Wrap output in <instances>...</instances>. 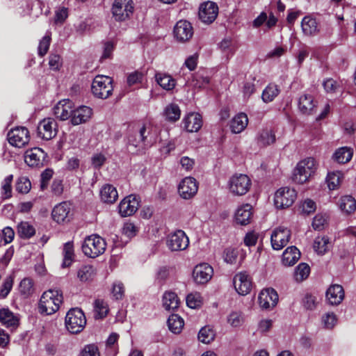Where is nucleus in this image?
I'll return each mask as SVG.
<instances>
[{
	"label": "nucleus",
	"instance_id": "51",
	"mask_svg": "<svg viewBox=\"0 0 356 356\" xmlns=\"http://www.w3.org/2000/svg\"><path fill=\"white\" fill-rule=\"evenodd\" d=\"M343 179V175L341 172H332L328 173L326 181L327 184V186L330 190L337 189L341 184V181Z\"/></svg>",
	"mask_w": 356,
	"mask_h": 356
},
{
	"label": "nucleus",
	"instance_id": "38",
	"mask_svg": "<svg viewBox=\"0 0 356 356\" xmlns=\"http://www.w3.org/2000/svg\"><path fill=\"white\" fill-rule=\"evenodd\" d=\"M330 247V241L326 236H318L314 241V250L319 254H324L329 250Z\"/></svg>",
	"mask_w": 356,
	"mask_h": 356
},
{
	"label": "nucleus",
	"instance_id": "52",
	"mask_svg": "<svg viewBox=\"0 0 356 356\" xmlns=\"http://www.w3.org/2000/svg\"><path fill=\"white\" fill-rule=\"evenodd\" d=\"M74 257V248L71 242H67L63 247V268L68 267L71 265Z\"/></svg>",
	"mask_w": 356,
	"mask_h": 356
},
{
	"label": "nucleus",
	"instance_id": "44",
	"mask_svg": "<svg viewBox=\"0 0 356 356\" xmlns=\"http://www.w3.org/2000/svg\"><path fill=\"white\" fill-rule=\"evenodd\" d=\"M165 119L170 122H176L180 118L181 111L176 104H170L163 111Z\"/></svg>",
	"mask_w": 356,
	"mask_h": 356
},
{
	"label": "nucleus",
	"instance_id": "22",
	"mask_svg": "<svg viewBox=\"0 0 356 356\" xmlns=\"http://www.w3.org/2000/svg\"><path fill=\"white\" fill-rule=\"evenodd\" d=\"M260 307L265 309L273 308L278 302V295L273 289L262 290L258 297Z\"/></svg>",
	"mask_w": 356,
	"mask_h": 356
},
{
	"label": "nucleus",
	"instance_id": "40",
	"mask_svg": "<svg viewBox=\"0 0 356 356\" xmlns=\"http://www.w3.org/2000/svg\"><path fill=\"white\" fill-rule=\"evenodd\" d=\"M339 206L344 213H352L356 209V200L350 195H345L340 198Z\"/></svg>",
	"mask_w": 356,
	"mask_h": 356
},
{
	"label": "nucleus",
	"instance_id": "36",
	"mask_svg": "<svg viewBox=\"0 0 356 356\" xmlns=\"http://www.w3.org/2000/svg\"><path fill=\"white\" fill-rule=\"evenodd\" d=\"M155 79L157 83L165 90H172L175 85L176 81L169 74L157 72L155 74Z\"/></svg>",
	"mask_w": 356,
	"mask_h": 356
},
{
	"label": "nucleus",
	"instance_id": "11",
	"mask_svg": "<svg viewBox=\"0 0 356 356\" xmlns=\"http://www.w3.org/2000/svg\"><path fill=\"white\" fill-rule=\"evenodd\" d=\"M71 204L69 202H63L56 204L51 211L53 220L58 224H65L72 218Z\"/></svg>",
	"mask_w": 356,
	"mask_h": 356
},
{
	"label": "nucleus",
	"instance_id": "10",
	"mask_svg": "<svg viewBox=\"0 0 356 356\" xmlns=\"http://www.w3.org/2000/svg\"><path fill=\"white\" fill-rule=\"evenodd\" d=\"M38 136L43 140H51L57 135V122L54 118H47L38 125Z\"/></svg>",
	"mask_w": 356,
	"mask_h": 356
},
{
	"label": "nucleus",
	"instance_id": "23",
	"mask_svg": "<svg viewBox=\"0 0 356 356\" xmlns=\"http://www.w3.org/2000/svg\"><path fill=\"white\" fill-rule=\"evenodd\" d=\"M73 103L69 99L58 102L53 108L54 115L60 120L71 118L73 112Z\"/></svg>",
	"mask_w": 356,
	"mask_h": 356
},
{
	"label": "nucleus",
	"instance_id": "39",
	"mask_svg": "<svg viewBox=\"0 0 356 356\" xmlns=\"http://www.w3.org/2000/svg\"><path fill=\"white\" fill-rule=\"evenodd\" d=\"M163 305L166 310H174L178 308L179 299L175 293L165 292L163 296Z\"/></svg>",
	"mask_w": 356,
	"mask_h": 356
},
{
	"label": "nucleus",
	"instance_id": "42",
	"mask_svg": "<svg viewBox=\"0 0 356 356\" xmlns=\"http://www.w3.org/2000/svg\"><path fill=\"white\" fill-rule=\"evenodd\" d=\"M167 323L169 330L174 334L180 333L184 325L183 318L177 314L170 315Z\"/></svg>",
	"mask_w": 356,
	"mask_h": 356
},
{
	"label": "nucleus",
	"instance_id": "50",
	"mask_svg": "<svg viewBox=\"0 0 356 356\" xmlns=\"http://www.w3.org/2000/svg\"><path fill=\"white\" fill-rule=\"evenodd\" d=\"M17 234L22 238H30L35 234V230L29 222H22L17 225Z\"/></svg>",
	"mask_w": 356,
	"mask_h": 356
},
{
	"label": "nucleus",
	"instance_id": "15",
	"mask_svg": "<svg viewBox=\"0 0 356 356\" xmlns=\"http://www.w3.org/2000/svg\"><path fill=\"white\" fill-rule=\"evenodd\" d=\"M213 269L209 264L202 263L197 265L193 271L194 282L198 284L207 283L213 277Z\"/></svg>",
	"mask_w": 356,
	"mask_h": 356
},
{
	"label": "nucleus",
	"instance_id": "9",
	"mask_svg": "<svg viewBox=\"0 0 356 356\" xmlns=\"http://www.w3.org/2000/svg\"><path fill=\"white\" fill-rule=\"evenodd\" d=\"M8 140L12 146L22 148L30 141L29 131L24 127H15L8 132Z\"/></svg>",
	"mask_w": 356,
	"mask_h": 356
},
{
	"label": "nucleus",
	"instance_id": "31",
	"mask_svg": "<svg viewBox=\"0 0 356 356\" xmlns=\"http://www.w3.org/2000/svg\"><path fill=\"white\" fill-rule=\"evenodd\" d=\"M18 290L20 296L23 298L31 297L35 291V283L31 277H24L19 282Z\"/></svg>",
	"mask_w": 356,
	"mask_h": 356
},
{
	"label": "nucleus",
	"instance_id": "57",
	"mask_svg": "<svg viewBox=\"0 0 356 356\" xmlns=\"http://www.w3.org/2000/svg\"><path fill=\"white\" fill-rule=\"evenodd\" d=\"M14 282V278L10 275L5 278L0 289V298H5L10 292Z\"/></svg>",
	"mask_w": 356,
	"mask_h": 356
},
{
	"label": "nucleus",
	"instance_id": "26",
	"mask_svg": "<svg viewBox=\"0 0 356 356\" xmlns=\"http://www.w3.org/2000/svg\"><path fill=\"white\" fill-rule=\"evenodd\" d=\"M344 290L339 284L331 285L326 291V299L332 305H339L344 299Z\"/></svg>",
	"mask_w": 356,
	"mask_h": 356
},
{
	"label": "nucleus",
	"instance_id": "53",
	"mask_svg": "<svg viewBox=\"0 0 356 356\" xmlns=\"http://www.w3.org/2000/svg\"><path fill=\"white\" fill-rule=\"evenodd\" d=\"M13 179V175L7 176L1 182V197L4 200L12 197V181Z\"/></svg>",
	"mask_w": 356,
	"mask_h": 356
},
{
	"label": "nucleus",
	"instance_id": "28",
	"mask_svg": "<svg viewBox=\"0 0 356 356\" xmlns=\"http://www.w3.org/2000/svg\"><path fill=\"white\" fill-rule=\"evenodd\" d=\"M316 107V104L314 101L312 95L304 94L300 97L298 101V108L302 114L312 115Z\"/></svg>",
	"mask_w": 356,
	"mask_h": 356
},
{
	"label": "nucleus",
	"instance_id": "60",
	"mask_svg": "<svg viewBox=\"0 0 356 356\" xmlns=\"http://www.w3.org/2000/svg\"><path fill=\"white\" fill-rule=\"evenodd\" d=\"M209 78L208 76H204L201 74H196L192 81L193 86L198 89L206 88L209 83Z\"/></svg>",
	"mask_w": 356,
	"mask_h": 356
},
{
	"label": "nucleus",
	"instance_id": "7",
	"mask_svg": "<svg viewBox=\"0 0 356 356\" xmlns=\"http://www.w3.org/2000/svg\"><path fill=\"white\" fill-rule=\"evenodd\" d=\"M134 13L132 0H115L112 6V14L116 21H125Z\"/></svg>",
	"mask_w": 356,
	"mask_h": 356
},
{
	"label": "nucleus",
	"instance_id": "59",
	"mask_svg": "<svg viewBox=\"0 0 356 356\" xmlns=\"http://www.w3.org/2000/svg\"><path fill=\"white\" fill-rule=\"evenodd\" d=\"M186 305L191 309L200 307L202 305V297L200 293H190L186 296Z\"/></svg>",
	"mask_w": 356,
	"mask_h": 356
},
{
	"label": "nucleus",
	"instance_id": "24",
	"mask_svg": "<svg viewBox=\"0 0 356 356\" xmlns=\"http://www.w3.org/2000/svg\"><path fill=\"white\" fill-rule=\"evenodd\" d=\"M45 156L44 152L41 148L34 147L25 152L24 161L29 166L39 167L42 165Z\"/></svg>",
	"mask_w": 356,
	"mask_h": 356
},
{
	"label": "nucleus",
	"instance_id": "37",
	"mask_svg": "<svg viewBox=\"0 0 356 356\" xmlns=\"http://www.w3.org/2000/svg\"><path fill=\"white\" fill-rule=\"evenodd\" d=\"M353 156V151L347 147H342L337 149L332 156L334 161L339 163H346L350 161Z\"/></svg>",
	"mask_w": 356,
	"mask_h": 356
},
{
	"label": "nucleus",
	"instance_id": "30",
	"mask_svg": "<svg viewBox=\"0 0 356 356\" xmlns=\"http://www.w3.org/2000/svg\"><path fill=\"white\" fill-rule=\"evenodd\" d=\"M300 257V252L295 246L287 248L282 254V264L285 266L294 265Z\"/></svg>",
	"mask_w": 356,
	"mask_h": 356
},
{
	"label": "nucleus",
	"instance_id": "61",
	"mask_svg": "<svg viewBox=\"0 0 356 356\" xmlns=\"http://www.w3.org/2000/svg\"><path fill=\"white\" fill-rule=\"evenodd\" d=\"M51 42V37L48 35H44L39 42L38 55L44 56L48 51Z\"/></svg>",
	"mask_w": 356,
	"mask_h": 356
},
{
	"label": "nucleus",
	"instance_id": "3",
	"mask_svg": "<svg viewBox=\"0 0 356 356\" xmlns=\"http://www.w3.org/2000/svg\"><path fill=\"white\" fill-rule=\"evenodd\" d=\"M106 247V243L104 239L94 234L85 238L82 244V250L87 257L95 258L105 252Z\"/></svg>",
	"mask_w": 356,
	"mask_h": 356
},
{
	"label": "nucleus",
	"instance_id": "8",
	"mask_svg": "<svg viewBox=\"0 0 356 356\" xmlns=\"http://www.w3.org/2000/svg\"><path fill=\"white\" fill-rule=\"evenodd\" d=\"M296 196V192L294 189L289 187L281 188L275 194V205L279 209L289 207L294 202Z\"/></svg>",
	"mask_w": 356,
	"mask_h": 356
},
{
	"label": "nucleus",
	"instance_id": "21",
	"mask_svg": "<svg viewBox=\"0 0 356 356\" xmlns=\"http://www.w3.org/2000/svg\"><path fill=\"white\" fill-rule=\"evenodd\" d=\"M138 136L140 141H143L145 147H149L157 142L158 132L150 124H144L138 131Z\"/></svg>",
	"mask_w": 356,
	"mask_h": 356
},
{
	"label": "nucleus",
	"instance_id": "29",
	"mask_svg": "<svg viewBox=\"0 0 356 356\" xmlns=\"http://www.w3.org/2000/svg\"><path fill=\"white\" fill-rule=\"evenodd\" d=\"M252 212V207L248 204H244L240 207L236 211L235 220L236 223L241 225H246L250 222Z\"/></svg>",
	"mask_w": 356,
	"mask_h": 356
},
{
	"label": "nucleus",
	"instance_id": "41",
	"mask_svg": "<svg viewBox=\"0 0 356 356\" xmlns=\"http://www.w3.org/2000/svg\"><path fill=\"white\" fill-rule=\"evenodd\" d=\"M94 317L95 319H102L105 318L109 311L108 305L106 301L101 299L95 300L94 304Z\"/></svg>",
	"mask_w": 356,
	"mask_h": 356
},
{
	"label": "nucleus",
	"instance_id": "62",
	"mask_svg": "<svg viewBox=\"0 0 356 356\" xmlns=\"http://www.w3.org/2000/svg\"><path fill=\"white\" fill-rule=\"evenodd\" d=\"M324 327L327 329H332L336 325L337 318L334 313H327L322 318Z\"/></svg>",
	"mask_w": 356,
	"mask_h": 356
},
{
	"label": "nucleus",
	"instance_id": "54",
	"mask_svg": "<svg viewBox=\"0 0 356 356\" xmlns=\"http://www.w3.org/2000/svg\"><path fill=\"white\" fill-rule=\"evenodd\" d=\"M95 275V269L92 266H82L77 271V277L81 282L91 280Z\"/></svg>",
	"mask_w": 356,
	"mask_h": 356
},
{
	"label": "nucleus",
	"instance_id": "56",
	"mask_svg": "<svg viewBox=\"0 0 356 356\" xmlns=\"http://www.w3.org/2000/svg\"><path fill=\"white\" fill-rule=\"evenodd\" d=\"M323 86L326 92L331 94L340 92L341 89V84L333 79H327Z\"/></svg>",
	"mask_w": 356,
	"mask_h": 356
},
{
	"label": "nucleus",
	"instance_id": "34",
	"mask_svg": "<svg viewBox=\"0 0 356 356\" xmlns=\"http://www.w3.org/2000/svg\"><path fill=\"white\" fill-rule=\"evenodd\" d=\"M238 255H240L241 261H243L245 257V252L239 248H227L224 250L223 257L225 262L233 264L236 262Z\"/></svg>",
	"mask_w": 356,
	"mask_h": 356
},
{
	"label": "nucleus",
	"instance_id": "45",
	"mask_svg": "<svg viewBox=\"0 0 356 356\" xmlns=\"http://www.w3.org/2000/svg\"><path fill=\"white\" fill-rule=\"evenodd\" d=\"M280 93L278 86L275 83L268 84L264 90L261 95L265 103L271 102Z\"/></svg>",
	"mask_w": 356,
	"mask_h": 356
},
{
	"label": "nucleus",
	"instance_id": "32",
	"mask_svg": "<svg viewBox=\"0 0 356 356\" xmlns=\"http://www.w3.org/2000/svg\"><path fill=\"white\" fill-rule=\"evenodd\" d=\"M0 323L8 327H15L18 325L19 318L8 308L0 309Z\"/></svg>",
	"mask_w": 356,
	"mask_h": 356
},
{
	"label": "nucleus",
	"instance_id": "13",
	"mask_svg": "<svg viewBox=\"0 0 356 356\" xmlns=\"http://www.w3.org/2000/svg\"><path fill=\"white\" fill-rule=\"evenodd\" d=\"M189 239L182 230H177L169 235L167 245L172 251H181L187 248Z\"/></svg>",
	"mask_w": 356,
	"mask_h": 356
},
{
	"label": "nucleus",
	"instance_id": "49",
	"mask_svg": "<svg viewBox=\"0 0 356 356\" xmlns=\"http://www.w3.org/2000/svg\"><path fill=\"white\" fill-rule=\"evenodd\" d=\"M216 333L210 326H204L198 333V340L203 343H209L215 339Z\"/></svg>",
	"mask_w": 356,
	"mask_h": 356
},
{
	"label": "nucleus",
	"instance_id": "2",
	"mask_svg": "<svg viewBox=\"0 0 356 356\" xmlns=\"http://www.w3.org/2000/svg\"><path fill=\"white\" fill-rule=\"evenodd\" d=\"M317 165L316 161L312 157H307L301 160L294 169L292 177L293 181L299 184L307 182L315 173Z\"/></svg>",
	"mask_w": 356,
	"mask_h": 356
},
{
	"label": "nucleus",
	"instance_id": "27",
	"mask_svg": "<svg viewBox=\"0 0 356 356\" xmlns=\"http://www.w3.org/2000/svg\"><path fill=\"white\" fill-rule=\"evenodd\" d=\"M183 122L188 132H197L202 126V116L199 113H191L184 118Z\"/></svg>",
	"mask_w": 356,
	"mask_h": 356
},
{
	"label": "nucleus",
	"instance_id": "63",
	"mask_svg": "<svg viewBox=\"0 0 356 356\" xmlns=\"http://www.w3.org/2000/svg\"><path fill=\"white\" fill-rule=\"evenodd\" d=\"M81 356H100L97 346L94 343L86 345L81 351Z\"/></svg>",
	"mask_w": 356,
	"mask_h": 356
},
{
	"label": "nucleus",
	"instance_id": "33",
	"mask_svg": "<svg viewBox=\"0 0 356 356\" xmlns=\"http://www.w3.org/2000/svg\"><path fill=\"white\" fill-rule=\"evenodd\" d=\"M100 197L104 202L112 204L117 200L118 193L113 186L111 184H106L101 188Z\"/></svg>",
	"mask_w": 356,
	"mask_h": 356
},
{
	"label": "nucleus",
	"instance_id": "1",
	"mask_svg": "<svg viewBox=\"0 0 356 356\" xmlns=\"http://www.w3.org/2000/svg\"><path fill=\"white\" fill-rule=\"evenodd\" d=\"M63 300V297L61 291L58 289H49L41 296L39 302V311L42 314H53L59 309Z\"/></svg>",
	"mask_w": 356,
	"mask_h": 356
},
{
	"label": "nucleus",
	"instance_id": "12",
	"mask_svg": "<svg viewBox=\"0 0 356 356\" xmlns=\"http://www.w3.org/2000/svg\"><path fill=\"white\" fill-rule=\"evenodd\" d=\"M198 183L195 179L187 177L183 179L178 186V193L184 200L193 198L197 193Z\"/></svg>",
	"mask_w": 356,
	"mask_h": 356
},
{
	"label": "nucleus",
	"instance_id": "48",
	"mask_svg": "<svg viewBox=\"0 0 356 356\" xmlns=\"http://www.w3.org/2000/svg\"><path fill=\"white\" fill-rule=\"evenodd\" d=\"M227 321L232 327H238L243 324L245 318L241 312L232 311L227 315Z\"/></svg>",
	"mask_w": 356,
	"mask_h": 356
},
{
	"label": "nucleus",
	"instance_id": "19",
	"mask_svg": "<svg viewBox=\"0 0 356 356\" xmlns=\"http://www.w3.org/2000/svg\"><path fill=\"white\" fill-rule=\"evenodd\" d=\"M234 286L238 294L245 296L249 293L252 289V280L245 272L237 273L233 279Z\"/></svg>",
	"mask_w": 356,
	"mask_h": 356
},
{
	"label": "nucleus",
	"instance_id": "58",
	"mask_svg": "<svg viewBox=\"0 0 356 356\" xmlns=\"http://www.w3.org/2000/svg\"><path fill=\"white\" fill-rule=\"evenodd\" d=\"M144 74L139 71H134L127 74V84L128 86L131 87L136 84L140 83L143 81Z\"/></svg>",
	"mask_w": 356,
	"mask_h": 356
},
{
	"label": "nucleus",
	"instance_id": "16",
	"mask_svg": "<svg viewBox=\"0 0 356 356\" xmlns=\"http://www.w3.org/2000/svg\"><path fill=\"white\" fill-rule=\"evenodd\" d=\"M218 7L212 1H207L201 4L199 9V17L205 24H211L217 17Z\"/></svg>",
	"mask_w": 356,
	"mask_h": 356
},
{
	"label": "nucleus",
	"instance_id": "46",
	"mask_svg": "<svg viewBox=\"0 0 356 356\" xmlns=\"http://www.w3.org/2000/svg\"><path fill=\"white\" fill-rule=\"evenodd\" d=\"M257 140L258 143L262 146L270 145L275 142V134L271 129H264L258 136Z\"/></svg>",
	"mask_w": 356,
	"mask_h": 356
},
{
	"label": "nucleus",
	"instance_id": "64",
	"mask_svg": "<svg viewBox=\"0 0 356 356\" xmlns=\"http://www.w3.org/2000/svg\"><path fill=\"white\" fill-rule=\"evenodd\" d=\"M302 305L307 309H314L316 307V297L310 294H307L302 300Z\"/></svg>",
	"mask_w": 356,
	"mask_h": 356
},
{
	"label": "nucleus",
	"instance_id": "43",
	"mask_svg": "<svg viewBox=\"0 0 356 356\" xmlns=\"http://www.w3.org/2000/svg\"><path fill=\"white\" fill-rule=\"evenodd\" d=\"M140 137L138 136V131L130 134L128 137L127 148L131 153H136L140 149H145L143 141H140Z\"/></svg>",
	"mask_w": 356,
	"mask_h": 356
},
{
	"label": "nucleus",
	"instance_id": "25",
	"mask_svg": "<svg viewBox=\"0 0 356 356\" xmlns=\"http://www.w3.org/2000/svg\"><path fill=\"white\" fill-rule=\"evenodd\" d=\"M92 109L86 106H79L74 108L71 115V122L73 125H79L86 122L92 115Z\"/></svg>",
	"mask_w": 356,
	"mask_h": 356
},
{
	"label": "nucleus",
	"instance_id": "35",
	"mask_svg": "<svg viewBox=\"0 0 356 356\" xmlns=\"http://www.w3.org/2000/svg\"><path fill=\"white\" fill-rule=\"evenodd\" d=\"M248 118L246 114L241 113L236 115L232 120L230 128L233 133L239 134L247 127Z\"/></svg>",
	"mask_w": 356,
	"mask_h": 356
},
{
	"label": "nucleus",
	"instance_id": "5",
	"mask_svg": "<svg viewBox=\"0 0 356 356\" xmlns=\"http://www.w3.org/2000/svg\"><path fill=\"white\" fill-rule=\"evenodd\" d=\"M113 90V79L104 75L96 76L92 83L93 95L100 99H107Z\"/></svg>",
	"mask_w": 356,
	"mask_h": 356
},
{
	"label": "nucleus",
	"instance_id": "17",
	"mask_svg": "<svg viewBox=\"0 0 356 356\" xmlns=\"http://www.w3.org/2000/svg\"><path fill=\"white\" fill-rule=\"evenodd\" d=\"M139 207V200L136 195H130L124 197L118 206L121 216L127 217L134 214Z\"/></svg>",
	"mask_w": 356,
	"mask_h": 356
},
{
	"label": "nucleus",
	"instance_id": "55",
	"mask_svg": "<svg viewBox=\"0 0 356 356\" xmlns=\"http://www.w3.org/2000/svg\"><path fill=\"white\" fill-rule=\"evenodd\" d=\"M31 188V184L29 178L26 177H21L18 178L16 183V190L23 194L28 193Z\"/></svg>",
	"mask_w": 356,
	"mask_h": 356
},
{
	"label": "nucleus",
	"instance_id": "18",
	"mask_svg": "<svg viewBox=\"0 0 356 356\" xmlns=\"http://www.w3.org/2000/svg\"><path fill=\"white\" fill-rule=\"evenodd\" d=\"M301 29L304 35L313 37L321 32L320 22L312 15L305 16L301 22Z\"/></svg>",
	"mask_w": 356,
	"mask_h": 356
},
{
	"label": "nucleus",
	"instance_id": "4",
	"mask_svg": "<svg viewBox=\"0 0 356 356\" xmlns=\"http://www.w3.org/2000/svg\"><path fill=\"white\" fill-rule=\"evenodd\" d=\"M65 323L66 328L70 332L77 334L85 327L86 318L81 309L74 308L67 313Z\"/></svg>",
	"mask_w": 356,
	"mask_h": 356
},
{
	"label": "nucleus",
	"instance_id": "47",
	"mask_svg": "<svg viewBox=\"0 0 356 356\" xmlns=\"http://www.w3.org/2000/svg\"><path fill=\"white\" fill-rule=\"evenodd\" d=\"M309 273V266L306 263H300L295 269L293 277L297 282H301L308 277Z\"/></svg>",
	"mask_w": 356,
	"mask_h": 356
},
{
	"label": "nucleus",
	"instance_id": "20",
	"mask_svg": "<svg viewBox=\"0 0 356 356\" xmlns=\"http://www.w3.org/2000/svg\"><path fill=\"white\" fill-rule=\"evenodd\" d=\"M174 35L179 42L189 40L193 35V29L191 24L186 20H180L174 27Z\"/></svg>",
	"mask_w": 356,
	"mask_h": 356
},
{
	"label": "nucleus",
	"instance_id": "6",
	"mask_svg": "<svg viewBox=\"0 0 356 356\" xmlns=\"http://www.w3.org/2000/svg\"><path fill=\"white\" fill-rule=\"evenodd\" d=\"M229 191L235 195H245L250 188L251 180L243 174L234 175L228 182Z\"/></svg>",
	"mask_w": 356,
	"mask_h": 356
},
{
	"label": "nucleus",
	"instance_id": "14",
	"mask_svg": "<svg viewBox=\"0 0 356 356\" xmlns=\"http://www.w3.org/2000/svg\"><path fill=\"white\" fill-rule=\"evenodd\" d=\"M291 238V231L284 227L276 228L271 234L270 241L274 250H280L287 245Z\"/></svg>",
	"mask_w": 356,
	"mask_h": 356
}]
</instances>
